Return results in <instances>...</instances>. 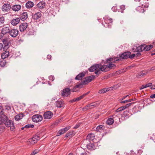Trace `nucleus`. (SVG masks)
<instances>
[{
	"label": "nucleus",
	"instance_id": "obj_1",
	"mask_svg": "<svg viewBox=\"0 0 155 155\" xmlns=\"http://www.w3.org/2000/svg\"><path fill=\"white\" fill-rule=\"evenodd\" d=\"M0 124H4L7 127H10V129L12 131L15 128L13 121L9 120L8 117L5 115L2 116L0 118Z\"/></svg>",
	"mask_w": 155,
	"mask_h": 155
},
{
	"label": "nucleus",
	"instance_id": "obj_2",
	"mask_svg": "<svg viewBox=\"0 0 155 155\" xmlns=\"http://www.w3.org/2000/svg\"><path fill=\"white\" fill-rule=\"evenodd\" d=\"M131 54V53L130 52H125L121 55H119V57L117 58H108L106 61L108 62H115L116 61H119L120 60L123 59H126L129 57V55Z\"/></svg>",
	"mask_w": 155,
	"mask_h": 155
},
{
	"label": "nucleus",
	"instance_id": "obj_3",
	"mask_svg": "<svg viewBox=\"0 0 155 155\" xmlns=\"http://www.w3.org/2000/svg\"><path fill=\"white\" fill-rule=\"evenodd\" d=\"M40 136L39 135L36 134L33 136L32 138L29 139L28 141L31 144H34L36 143L40 139Z\"/></svg>",
	"mask_w": 155,
	"mask_h": 155
},
{
	"label": "nucleus",
	"instance_id": "obj_4",
	"mask_svg": "<svg viewBox=\"0 0 155 155\" xmlns=\"http://www.w3.org/2000/svg\"><path fill=\"white\" fill-rule=\"evenodd\" d=\"M116 120H117L116 121L117 122L118 120L119 121L120 120V119L116 115H114L113 118H110L108 119L106 121V123L109 125H111L114 123V120L115 121Z\"/></svg>",
	"mask_w": 155,
	"mask_h": 155
},
{
	"label": "nucleus",
	"instance_id": "obj_5",
	"mask_svg": "<svg viewBox=\"0 0 155 155\" xmlns=\"http://www.w3.org/2000/svg\"><path fill=\"white\" fill-rule=\"evenodd\" d=\"M42 117L40 114H35L32 117V121L35 122H39L42 120Z\"/></svg>",
	"mask_w": 155,
	"mask_h": 155
},
{
	"label": "nucleus",
	"instance_id": "obj_6",
	"mask_svg": "<svg viewBox=\"0 0 155 155\" xmlns=\"http://www.w3.org/2000/svg\"><path fill=\"white\" fill-rule=\"evenodd\" d=\"M53 114L50 111H47L44 113L43 114L44 118L45 119H50L53 117Z\"/></svg>",
	"mask_w": 155,
	"mask_h": 155
},
{
	"label": "nucleus",
	"instance_id": "obj_7",
	"mask_svg": "<svg viewBox=\"0 0 155 155\" xmlns=\"http://www.w3.org/2000/svg\"><path fill=\"white\" fill-rule=\"evenodd\" d=\"M95 78V76L94 75H91L89 77L85 78V79L82 82V84H87L88 83L91 82Z\"/></svg>",
	"mask_w": 155,
	"mask_h": 155
},
{
	"label": "nucleus",
	"instance_id": "obj_8",
	"mask_svg": "<svg viewBox=\"0 0 155 155\" xmlns=\"http://www.w3.org/2000/svg\"><path fill=\"white\" fill-rule=\"evenodd\" d=\"M70 89L69 88H66L64 89L61 92V95L64 97H67L70 94Z\"/></svg>",
	"mask_w": 155,
	"mask_h": 155
},
{
	"label": "nucleus",
	"instance_id": "obj_9",
	"mask_svg": "<svg viewBox=\"0 0 155 155\" xmlns=\"http://www.w3.org/2000/svg\"><path fill=\"white\" fill-rule=\"evenodd\" d=\"M18 33V31L17 29H13L10 30L9 34L12 37L15 38L17 36Z\"/></svg>",
	"mask_w": 155,
	"mask_h": 155
},
{
	"label": "nucleus",
	"instance_id": "obj_10",
	"mask_svg": "<svg viewBox=\"0 0 155 155\" xmlns=\"http://www.w3.org/2000/svg\"><path fill=\"white\" fill-rule=\"evenodd\" d=\"M143 45L137 47L134 46L132 48V50L134 52H138L140 53L143 51Z\"/></svg>",
	"mask_w": 155,
	"mask_h": 155
},
{
	"label": "nucleus",
	"instance_id": "obj_11",
	"mask_svg": "<svg viewBox=\"0 0 155 155\" xmlns=\"http://www.w3.org/2000/svg\"><path fill=\"white\" fill-rule=\"evenodd\" d=\"M11 8V6L10 4H5L2 7V10L4 12H8L9 11Z\"/></svg>",
	"mask_w": 155,
	"mask_h": 155
},
{
	"label": "nucleus",
	"instance_id": "obj_12",
	"mask_svg": "<svg viewBox=\"0 0 155 155\" xmlns=\"http://www.w3.org/2000/svg\"><path fill=\"white\" fill-rule=\"evenodd\" d=\"M28 27V24L26 23H21L19 26V30L21 31H25Z\"/></svg>",
	"mask_w": 155,
	"mask_h": 155
},
{
	"label": "nucleus",
	"instance_id": "obj_13",
	"mask_svg": "<svg viewBox=\"0 0 155 155\" xmlns=\"http://www.w3.org/2000/svg\"><path fill=\"white\" fill-rule=\"evenodd\" d=\"M101 66V64H98L94 65L91 66L89 68V70L90 72H93L97 69L99 68Z\"/></svg>",
	"mask_w": 155,
	"mask_h": 155
},
{
	"label": "nucleus",
	"instance_id": "obj_14",
	"mask_svg": "<svg viewBox=\"0 0 155 155\" xmlns=\"http://www.w3.org/2000/svg\"><path fill=\"white\" fill-rule=\"evenodd\" d=\"M45 2H41L37 5V7L39 10H42L45 7Z\"/></svg>",
	"mask_w": 155,
	"mask_h": 155
},
{
	"label": "nucleus",
	"instance_id": "obj_15",
	"mask_svg": "<svg viewBox=\"0 0 155 155\" xmlns=\"http://www.w3.org/2000/svg\"><path fill=\"white\" fill-rule=\"evenodd\" d=\"M41 15V12H38L32 15V18L34 20H37L40 18Z\"/></svg>",
	"mask_w": 155,
	"mask_h": 155
},
{
	"label": "nucleus",
	"instance_id": "obj_16",
	"mask_svg": "<svg viewBox=\"0 0 155 155\" xmlns=\"http://www.w3.org/2000/svg\"><path fill=\"white\" fill-rule=\"evenodd\" d=\"M20 21V19L19 18L13 19L11 21V23L13 25L15 26L18 24Z\"/></svg>",
	"mask_w": 155,
	"mask_h": 155
},
{
	"label": "nucleus",
	"instance_id": "obj_17",
	"mask_svg": "<svg viewBox=\"0 0 155 155\" xmlns=\"http://www.w3.org/2000/svg\"><path fill=\"white\" fill-rule=\"evenodd\" d=\"M28 14L26 12H23L20 16L19 19L22 21H24L28 18Z\"/></svg>",
	"mask_w": 155,
	"mask_h": 155
},
{
	"label": "nucleus",
	"instance_id": "obj_18",
	"mask_svg": "<svg viewBox=\"0 0 155 155\" xmlns=\"http://www.w3.org/2000/svg\"><path fill=\"white\" fill-rule=\"evenodd\" d=\"M55 105L56 107H64V103L61 101H58L55 102Z\"/></svg>",
	"mask_w": 155,
	"mask_h": 155
},
{
	"label": "nucleus",
	"instance_id": "obj_19",
	"mask_svg": "<svg viewBox=\"0 0 155 155\" xmlns=\"http://www.w3.org/2000/svg\"><path fill=\"white\" fill-rule=\"evenodd\" d=\"M94 135L93 134H88L87 137V138L85 141H88L90 142V140H92L94 139Z\"/></svg>",
	"mask_w": 155,
	"mask_h": 155
},
{
	"label": "nucleus",
	"instance_id": "obj_20",
	"mask_svg": "<svg viewBox=\"0 0 155 155\" xmlns=\"http://www.w3.org/2000/svg\"><path fill=\"white\" fill-rule=\"evenodd\" d=\"M143 51H148L152 48L153 46L152 45H143Z\"/></svg>",
	"mask_w": 155,
	"mask_h": 155
},
{
	"label": "nucleus",
	"instance_id": "obj_21",
	"mask_svg": "<svg viewBox=\"0 0 155 155\" xmlns=\"http://www.w3.org/2000/svg\"><path fill=\"white\" fill-rule=\"evenodd\" d=\"M87 148L90 150H94L96 148L95 145L93 143H89L87 145Z\"/></svg>",
	"mask_w": 155,
	"mask_h": 155
},
{
	"label": "nucleus",
	"instance_id": "obj_22",
	"mask_svg": "<svg viewBox=\"0 0 155 155\" xmlns=\"http://www.w3.org/2000/svg\"><path fill=\"white\" fill-rule=\"evenodd\" d=\"M10 31V29L9 27H5L2 28V33L3 35L6 34L7 33H9Z\"/></svg>",
	"mask_w": 155,
	"mask_h": 155
},
{
	"label": "nucleus",
	"instance_id": "obj_23",
	"mask_svg": "<svg viewBox=\"0 0 155 155\" xmlns=\"http://www.w3.org/2000/svg\"><path fill=\"white\" fill-rule=\"evenodd\" d=\"M21 6L19 5H15L12 7V9L15 11H18L21 8Z\"/></svg>",
	"mask_w": 155,
	"mask_h": 155
},
{
	"label": "nucleus",
	"instance_id": "obj_24",
	"mask_svg": "<svg viewBox=\"0 0 155 155\" xmlns=\"http://www.w3.org/2000/svg\"><path fill=\"white\" fill-rule=\"evenodd\" d=\"M9 53L8 51H5L1 55V57L2 59H4L8 57Z\"/></svg>",
	"mask_w": 155,
	"mask_h": 155
},
{
	"label": "nucleus",
	"instance_id": "obj_25",
	"mask_svg": "<svg viewBox=\"0 0 155 155\" xmlns=\"http://www.w3.org/2000/svg\"><path fill=\"white\" fill-rule=\"evenodd\" d=\"M34 5L33 3L31 1H28L26 4L25 6L28 8L32 7Z\"/></svg>",
	"mask_w": 155,
	"mask_h": 155
},
{
	"label": "nucleus",
	"instance_id": "obj_26",
	"mask_svg": "<svg viewBox=\"0 0 155 155\" xmlns=\"http://www.w3.org/2000/svg\"><path fill=\"white\" fill-rule=\"evenodd\" d=\"M111 88H103L99 91V93L100 94H103L104 93L107 92L109 91L110 90Z\"/></svg>",
	"mask_w": 155,
	"mask_h": 155
},
{
	"label": "nucleus",
	"instance_id": "obj_27",
	"mask_svg": "<svg viewBox=\"0 0 155 155\" xmlns=\"http://www.w3.org/2000/svg\"><path fill=\"white\" fill-rule=\"evenodd\" d=\"M85 74L84 73H80L77 75L75 78V80H81L84 76Z\"/></svg>",
	"mask_w": 155,
	"mask_h": 155
},
{
	"label": "nucleus",
	"instance_id": "obj_28",
	"mask_svg": "<svg viewBox=\"0 0 155 155\" xmlns=\"http://www.w3.org/2000/svg\"><path fill=\"white\" fill-rule=\"evenodd\" d=\"M23 117V114H19L17 115L15 117V119L16 121H18L21 119Z\"/></svg>",
	"mask_w": 155,
	"mask_h": 155
},
{
	"label": "nucleus",
	"instance_id": "obj_29",
	"mask_svg": "<svg viewBox=\"0 0 155 155\" xmlns=\"http://www.w3.org/2000/svg\"><path fill=\"white\" fill-rule=\"evenodd\" d=\"M89 93V92H87V93L83 94L82 95L80 96V97L76 98V100L77 102L79 101L80 100L82 99H83Z\"/></svg>",
	"mask_w": 155,
	"mask_h": 155
},
{
	"label": "nucleus",
	"instance_id": "obj_30",
	"mask_svg": "<svg viewBox=\"0 0 155 155\" xmlns=\"http://www.w3.org/2000/svg\"><path fill=\"white\" fill-rule=\"evenodd\" d=\"M101 71L106 72L107 70V65H103L101 67L99 68Z\"/></svg>",
	"mask_w": 155,
	"mask_h": 155
},
{
	"label": "nucleus",
	"instance_id": "obj_31",
	"mask_svg": "<svg viewBox=\"0 0 155 155\" xmlns=\"http://www.w3.org/2000/svg\"><path fill=\"white\" fill-rule=\"evenodd\" d=\"M147 73V72L145 71H142L139 73H138L137 75V77L139 78L140 77H143L144 75H146Z\"/></svg>",
	"mask_w": 155,
	"mask_h": 155
},
{
	"label": "nucleus",
	"instance_id": "obj_32",
	"mask_svg": "<svg viewBox=\"0 0 155 155\" xmlns=\"http://www.w3.org/2000/svg\"><path fill=\"white\" fill-rule=\"evenodd\" d=\"M109 64L107 65V68H108L109 69H111L113 68H114L116 67V65L115 64L110 63L109 62Z\"/></svg>",
	"mask_w": 155,
	"mask_h": 155
},
{
	"label": "nucleus",
	"instance_id": "obj_33",
	"mask_svg": "<svg viewBox=\"0 0 155 155\" xmlns=\"http://www.w3.org/2000/svg\"><path fill=\"white\" fill-rule=\"evenodd\" d=\"M103 18L105 21H108V22H109L110 23H111L112 22V19L111 18H110L107 16L104 17Z\"/></svg>",
	"mask_w": 155,
	"mask_h": 155
},
{
	"label": "nucleus",
	"instance_id": "obj_34",
	"mask_svg": "<svg viewBox=\"0 0 155 155\" xmlns=\"http://www.w3.org/2000/svg\"><path fill=\"white\" fill-rule=\"evenodd\" d=\"M6 64V62L5 61L4 59H3L2 60L0 61V66L1 67H3L5 66Z\"/></svg>",
	"mask_w": 155,
	"mask_h": 155
},
{
	"label": "nucleus",
	"instance_id": "obj_35",
	"mask_svg": "<svg viewBox=\"0 0 155 155\" xmlns=\"http://www.w3.org/2000/svg\"><path fill=\"white\" fill-rule=\"evenodd\" d=\"M64 133H65L64 132V130L62 129L58 131V132L57 133L56 136H59L62 134H64Z\"/></svg>",
	"mask_w": 155,
	"mask_h": 155
},
{
	"label": "nucleus",
	"instance_id": "obj_36",
	"mask_svg": "<svg viewBox=\"0 0 155 155\" xmlns=\"http://www.w3.org/2000/svg\"><path fill=\"white\" fill-rule=\"evenodd\" d=\"M34 127V125L32 124H27L25 125L24 127V128H25V130H26V129H28L29 128H33Z\"/></svg>",
	"mask_w": 155,
	"mask_h": 155
},
{
	"label": "nucleus",
	"instance_id": "obj_37",
	"mask_svg": "<svg viewBox=\"0 0 155 155\" xmlns=\"http://www.w3.org/2000/svg\"><path fill=\"white\" fill-rule=\"evenodd\" d=\"M89 109L92 108L96 106V104L95 103H92L88 104Z\"/></svg>",
	"mask_w": 155,
	"mask_h": 155
},
{
	"label": "nucleus",
	"instance_id": "obj_38",
	"mask_svg": "<svg viewBox=\"0 0 155 155\" xmlns=\"http://www.w3.org/2000/svg\"><path fill=\"white\" fill-rule=\"evenodd\" d=\"M128 113L129 112L127 110L124 111L123 115V116L126 118L128 117L129 116V114H128Z\"/></svg>",
	"mask_w": 155,
	"mask_h": 155
},
{
	"label": "nucleus",
	"instance_id": "obj_39",
	"mask_svg": "<svg viewBox=\"0 0 155 155\" xmlns=\"http://www.w3.org/2000/svg\"><path fill=\"white\" fill-rule=\"evenodd\" d=\"M4 21V18L3 17H0V26L2 25Z\"/></svg>",
	"mask_w": 155,
	"mask_h": 155
},
{
	"label": "nucleus",
	"instance_id": "obj_40",
	"mask_svg": "<svg viewBox=\"0 0 155 155\" xmlns=\"http://www.w3.org/2000/svg\"><path fill=\"white\" fill-rule=\"evenodd\" d=\"M95 72V73L97 75H98L101 74V71L99 68L97 69Z\"/></svg>",
	"mask_w": 155,
	"mask_h": 155
},
{
	"label": "nucleus",
	"instance_id": "obj_41",
	"mask_svg": "<svg viewBox=\"0 0 155 155\" xmlns=\"http://www.w3.org/2000/svg\"><path fill=\"white\" fill-rule=\"evenodd\" d=\"M120 8L121 10V13H123V11L125 9V6L124 5H121L120 6Z\"/></svg>",
	"mask_w": 155,
	"mask_h": 155
},
{
	"label": "nucleus",
	"instance_id": "obj_42",
	"mask_svg": "<svg viewBox=\"0 0 155 155\" xmlns=\"http://www.w3.org/2000/svg\"><path fill=\"white\" fill-rule=\"evenodd\" d=\"M71 128V126H68L67 127H66L62 129L63 130H64L65 133L69 129H70Z\"/></svg>",
	"mask_w": 155,
	"mask_h": 155
},
{
	"label": "nucleus",
	"instance_id": "obj_43",
	"mask_svg": "<svg viewBox=\"0 0 155 155\" xmlns=\"http://www.w3.org/2000/svg\"><path fill=\"white\" fill-rule=\"evenodd\" d=\"M39 152L38 150H35L33 151V152L30 155H34L37 153Z\"/></svg>",
	"mask_w": 155,
	"mask_h": 155
},
{
	"label": "nucleus",
	"instance_id": "obj_44",
	"mask_svg": "<svg viewBox=\"0 0 155 155\" xmlns=\"http://www.w3.org/2000/svg\"><path fill=\"white\" fill-rule=\"evenodd\" d=\"M152 84L151 83H149L148 84H145V88L147 87H150V88L151 87V85Z\"/></svg>",
	"mask_w": 155,
	"mask_h": 155
},
{
	"label": "nucleus",
	"instance_id": "obj_45",
	"mask_svg": "<svg viewBox=\"0 0 155 155\" xmlns=\"http://www.w3.org/2000/svg\"><path fill=\"white\" fill-rule=\"evenodd\" d=\"M49 79L50 80L53 81L54 79V76L51 75L49 77Z\"/></svg>",
	"mask_w": 155,
	"mask_h": 155
},
{
	"label": "nucleus",
	"instance_id": "obj_46",
	"mask_svg": "<svg viewBox=\"0 0 155 155\" xmlns=\"http://www.w3.org/2000/svg\"><path fill=\"white\" fill-rule=\"evenodd\" d=\"M5 129V127L3 126L0 127V134L3 132Z\"/></svg>",
	"mask_w": 155,
	"mask_h": 155
},
{
	"label": "nucleus",
	"instance_id": "obj_47",
	"mask_svg": "<svg viewBox=\"0 0 155 155\" xmlns=\"http://www.w3.org/2000/svg\"><path fill=\"white\" fill-rule=\"evenodd\" d=\"M89 108L88 104L84 107L83 108V110H86L88 109H89Z\"/></svg>",
	"mask_w": 155,
	"mask_h": 155
},
{
	"label": "nucleus",
	"instance_id": "obj_48",
	"mask_svg": "<svg viewBox=\"0 0 155 155\" xmlns=\"http://www.w3.org/2000/svg\"><path fill=\"white\" fill-rule=\"evenodd\" d=\"M135 56V54H132L131 55H129V57L128 58H129L130 59H132L134 58V57Z\"/></svg>",
	"mask_w": 155,
	"mask_h": 155
},
{
	"label": "nucleus",
	"instance_id": "obj_49",
	"mask_svg": "<svg viewBox=\"0 0 155 155\" xmlns=\"http://www.w3.org/2000/svg\"><path fill=\"white\" fill-rule=\"evenodd\" d=\"M123 110V109L122 108V107L119 108L118 109H117L116 110V112H119L121 111H122Z\"/></svg>",
	"mask_w": 155,
	"mask_h": 155
},
{
	"label": "nucleus",
	"instance_id": "obj_50",
	"mask_svg": "<svg viewBox=\"0 0 155 155\" xmlns=\"http://www.w3.org/2000/svg\"><path fill=\"white\" fill-rule=\"evenodd\" d=\"M111 9L114 12H116L117 10L116 7L114 6Z\"/></svg>",
	"mask_w": 155,
	"mask_h": 155
},
{
	"label": "nucleus",
	"instance_id": "obj_51",
	"mask_svg": "<svg viewBox=\"0 0 155 155\" xmlns=\"http://www.w3.org/2000/svg\"><path fill=\"white\" fill-rule=\"evenodd\" d=\"M102 127V125H99L96 128V129L97 130H99L101 129Z\"/></svg>",
	"mask_w": 155,
	"mask_h": 155
},
{
	"label": "nucleus",
	"instance_id": "obj_52",
	"mask_svg": "<svg viewBox=\"0 0 155 155\" xmlns=\"http://www.w3.org/2000/svg\"><path fill=\"white\" fill-rule=\"evenodd\" d=\"M145 86L144 85V84L142 85L140 87V90H142L143 89L145 88Z\"/></svg>",
	"mask_w": 155,
	"mask_h": 155
},
{
	"label": "nucleus",
	"instance_id": "obj_53",
	"mask_svg": "<svg viewBox=\"0 0 155 155\" xmlns=\"http://www.w3.org/2000/svg\"><path fill=\"white\" fill-rule=\"evenodd\" d=\"M120 103L121 104L126 103H127V100H125V101H122L120 102Z\"/></svg>",
	"mask_w": 155,
	"mask_h": 155
},
{
	"label": "nucleus",
	"instance_id": "obj_54",
	"mask_svg": "<svg viewBox=\"0 0 155 155\" xmlns=\"http://www.w3.org/2000/svg\"><path fill=\"white\" fill-rule=\"evenodd\" d=\"M70 102L71 103H73L75 102H77L76 100V98H74L72 100H71L70 101Z\"/></svg>",
	"mask_w": 155,
	"mask_h": 155
},
{
	"label": "nucleus",
	"instance_id": "obj_55",
	"mask_svg": "<svg viewBox=\"0 0 155 155\" xmlns=\"http://www.w3.org/2000/svg\"><path fill=\"white\" fill-rule=\"evenodd\" d=\"M51 56L50 55H48L47 56V58L49 60L51 59Z\"/></svg>",
	"mask_w": 155,
	"mask_h": 155
},
{
	"label": "nucleus",
	"instance_id": "obj_56",
	"mask_svg": "<svg viewBox=\"0 0 155 155\" xmlns=\"http://www.w3.org/2000/svg\"><path fill=\"white\" fill-rule=\"evenodd\" d=\"M138 9L142 10L143 9L142 7L141 6H139L136 8L137 10H138Z\"/></svg>",
	"mask_w": 155,
	"mask_h": 155
},
{
	"label": "nucleus",
	"instance_id": "obj_57",
	"mask_svg": "<svg viewBox=\"0 0 155 155\" xmlns=\"http://www.w3.org/2000/svg\"><path fill=\"white\" fill-rule=\"evenodd\" d=\"M132 103H129V104H126L125 105L126 106V107H127H127H129L130 106L131 104H132Z\"/></svg>",
	"mask_w": 155,
	"mask_h": 155
},
{
	"label": "nucleus",
	"instance_id": "obj_58",
	"mask_svg": "<svg viewBox=\"0 0 155 155\" xmlns=\"http://www.w3.org/2000/svg\"><path fill=\"white\" fill-rule=\"evenodd\" d=\"M150 89H155V85H151V87H150Z\"/></svg>",
	"mask_w": 155,
	"mask_h": 155
},
{
	"label": "nucleus",
	"instance_id": "obj_59",
	"mask_svg": "<svg viewBox=\"0 0 155 155\" xmlns=\"http://www.w3.org/2000/svg\"><path fill=\"white\" fill-rule=\"evenodd\" d=\"M150 97L152 98H155V94H152L151 95Z\"/></svg>",
	"mask_w": 155,
	"mask_h": 155
},
{
	"label": "nucleus",
	"instance_id": "obj_60",
	"mask_svg": "<svg viewBox=\"0 0 155 155\" xmlns=\"http://www.w3.org/2000/svg\"><path fill=\"white\" fill-rule=\"evenodd\" d=\"M3 109L2 107L0 108V114H3Z\"/></svg>",
	"mask_w": 155,
	"mask_h": 155
},
{
	"label": "nucleus",
	"instance_id": "obj_61",
	"mask_svg": "<svg viewBox=\"0 0 155 155\" xmlns=\"http://www.w3.org/2000/svg\"><path fill=\"white\" fill-rule=\"evenodd\" d=\"M79 126V124H76L75 126L74 127V128L76 129L78 128Z\"/></svg>",
	"mask_w": 155,
	"mask_h": 155
},
{
	"label": "nucleus",
	"instance_id": "obj_62",
	"mask_svg": "<svg viewBox=\"0 0 155 155\" xmlns=\"http://www.w3.org/2000/svg\"><path fill=\"white\" fill-rule=\"evenodd\" d=\"M71 134L70 133H67L65 135V137H68V136H69V135H71Z\"/></svg>",
	"mask_w": 155,
	"mask_h": 155
},
{
	"label": "nucleus",
	"instance_id": "obj_63",
	"mask_svg": "<svg viewBox=\"0 0 155 155\" xmlns=\"http://www.w3.org/2000/svg\"><path fill=\"white\" fill-rule=\"evenodd\" d=\"M3 47V45L2 43H0V50H2Z\"/></svg>",
	"mask_w": 155,
	"mask_h": 155
},
{
	"label": "nucleus",
	"instance_id": "obj_64",
	"mask_svg": "<svg viewBox=\"0 0 155 155\" xmlns=\"http://www.w3.org/2000/svg\"><path fill=\"white\" fill-rule=\"evenodd\" d=\"M6 109L7 110H9L11 109V107L9 106H7L6 107Z\"/></svg>",
	"mask_w": 155,
	"mask_h": 155
}]
</instances>
